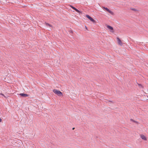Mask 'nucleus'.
<instances>
[{
  "label": "nucleus",
  "instance_id": "1a4fd4ad",
  "mask_svg": "<svg viewBox=\"0 0 148 148\" xmlns=\"http://www.w3.org/2000/svg\"><path fill=\"white\" fill-rule=\"evenodd\" d=\"M102 8L103 9H105L107 12H108V11L109 10V9L108 8H106V7H105L103 6V7H102Z\"/></svg>",
  "mask_w": 148,
  "mask_h": 148
},
{
  "label": "nucleus",
  "instance_id": "a211bd4d",
  "mask_svg": "<svg viewBox=\"0 0 148 148\" xmlns=\"http://www.w3.org/2000/svg\"><path fill=\"white\" fill-rule=\"evenodd\" d=\"M1 121V119L0 118V122Z\"/></svg>",
  "mask_w": 148,
  "mask_h": 148
},
{
  "label": "nucleus",
  "instance_id": "dca6fc26",
  "mask_svg": "<svg viewBox=\"0 0 148 148\" xmlns=\"http://www.w3.org/2000/svg\"><path fill=\"white\" fill-rule=\"evenodd\" d=\"M109 102H110L112 103V101H109Z\"/></svg>",
  "mask_w": 148,
  "mask_h": 148
},
{
  "label": "nucleus",
  "instance_id": "0eeeda50",
  "mask_svg": "<svg viewBox=\"0 0 148 148\" xmlns=\"http://www.w3.org/2000/svg\"><path fill=\"white\" fill-rule=\"evenodd\" d=\"M91 21H92L94 23H96V21L95 20H94L93 18H92L91 17L89 19Z\"/></svg>",
  "mask_w": 148,
  "mask_h": 148
},
{
  "label": "nucleus",
  "instance_id": "9b49d317",
  "mask_svg": "<svg viewBox=\"0 0 148 148\" xmlns=\"http://www.w3.org/2000/svg\"><path fill=\"white\" fill-rule=\"evenodd\" d=\"M86 17L88 18L89 19L91 17L89 15H86Z\"/></svg>",
  "mask_w": 148,
  "mask_h": 148
},
{
  "label": "nucleus",
  "instance_id": "39448f33",
  "mask_svg": "<svg viewBox=\"0 0 148 148\" xmlns=\"http://www.w3.org/2000/svg\"><path fill=\"white\" fill-rule=\"evenodd\" d=\"M70 7L72 8H73V9L74 10H75L76 12H78V13H80V11L78 10H77V9L76 8H75L73 6L71 5H70Z\"/></svg>",
  "mask_w": 148,
  "mask_h": 148
},
{
  "label": "nucleus",
  "instance_id": "aec40b11",
  "mask_svg": "<svg viewBox=\"0 0 148 148\" xmlns=\"http://www.w3.org/2000/svg\"><path fill=\"white\" fill-rule=\"evenodd\" d=\"M74 129H75V128H73V130H74Z\"/></svg>",
  "mask_w": 148,
  "mask_h": 148
},
{
  "label": "nucleus",
  "instance_id": "f8f14e48",
  "mask_svg": "<svg viewBox=\"0 0 148 148\" xmlns=\"http://www.w3.org/2000/svg\"><path fill=\"white\" fill-rule=\"evenodd\" d=\"M134 123H136L137 124H139V123L138 122H137V121H135V120L134 121Z\"/></svg>",
  "mask_w": 148,
  "mask_h": 148
},
{
  "label": "nucleus",
  "instance_id": "20e7f679",
  "mask_svg": "<svg viewBox=\"0 0 148 148\" xmlns=\"http://www.w3.org/2000/svg\"><path fill=\"white\" fill-rule=\"evenodd\" d=\"M140 136L143 140H147L146 137L143 134H140Z\"/></svg>",
  "mask_w": 148,
  "mask_h": 148
},
{
  "label": "nucleus",
  "instance_id": "423d86ee",
  "mask_svg": "<svg viewBox=\"0 0 148 148\" xmlns=\"http://www.w3.org/2000/svg\"><path fill=\"white\" fill-rule=\"evenodd\" d=\"M20 95L22 97H27L28 96V95L24 93H21Z\"/></svg>",
  "mask_w": 148,
  "mask_h": 148
},
{
  "label": "nucleus",
  "instance_id": "ddd939ff",
  "mask_svg": "<svg viewBox=\"0 0 148 148\" xmlns=\"http://www.w3.org/2000/svg\"><path fill=\"white\" fill-rule=\"evenodd\" d=\"M0 95H1L3 96H4V97H5V96L4 95V94H2V93H0Z\"/></svg>",
  "mask_w": 148,
  "mask_h": 148
},
{
  "label": "nucleus",
  "instance_id": "6ab92c4d",
  "mask_svg": "<svg viewBox=\"0 0 148 148\" xmlns=\"http://www.w3.org/2000/svg\"><path fill=\"white\" fill-rule=\"evenodd\" d=\"M85 28L86 29H87V28L86 26H85Z\"/></svg>",
  "mask_w": 148,
  "mask_h": 148
},
{
  "label": "nucleus",
  "instance_id": "2eb2a0df",
  "mask_svg": "<svg viewBox=\"0 0 148 148\" xmlns=\"http://www.w3.org/2000/svg\"><path fill=\"white\" fill-rule=\"evenodd\" d=\"M130 121L134 122V120L132 119H130Z\"/></svg>",
  "mask_w": 148,
  "mask_h": 148
},
{
  "label": "nucleus",
  "instance_id": "f03ea898",
  "mask_svg": "<svg viewBox=\"0 0 148 148\" xmlns=\"http://www.w3.org/2000/svg\"><path fill=\"white\" fill-rule=\"evenodd\" d=\"M117 41L118 44L121 46H122L124 44V43L123 42V40H122L119 38H117Z\"/></svg>",
  "mask_w": 148,
  "mask_h": 148
},
{
  "label": "nucleus",
  "instance_id": "f257e3e1",
  "mask_svg": "<svg viewBox=\"0 0 148 148\" xmlns=\"http://www.w3.org/2000/svg\"><path fill=\"white\" fill-rule=\"evenodd\" d=\"M53 92L59 96H61L63 95L62 93L60 91L57 90L56 89H54L53 90Z\"/></svg>",
  "mask_w": 148,
  "mask_h": 148
},
{
  "label": "nucleus",
  "instance_id": "6e6552de",
  "mask_svg": "<svg viewBox=\"0 0 148 148\" xmlns=\"http://www.w3.org/2000/svg\"><path fill=\"white\" fill-rule=\"evenodd\" d=\"M108 12L112 15H113L114 14V13L112 11L110 10L109 9Z\"/></svg>",
  "mask_w": 148,
  "mask_h": 148
},
{
  "label": "nucleus",
  "instance_id": "7ed1b4c3",
  "mask_svg": "<svg viewBox=\"0 0 148 148\" xmlns=\"http://www.w3.org/2000/svg\"><path fill=\"white\" fill-rule=\"evenodd\" d=\"M106 26L108 29V30H109L110 32L112 33L114 32V31L112 27L108 25H107Z\"/></svg>",
  "mask_w": 148,
  "mask_h": 148
},
{
  "label": "nucleus",
  "instance_id": "4468645a",
  "mask_svg": "<svg viewBox=\"0 0 148 148\" xmlns=\"http://www.w3.org/2000/svg\"><path fill=\"white\" fill-rule=\"evenodd\" d=\"M138 86H139L140 87V86H142V85L141 84H138Z\"/></svg>",
  "mask_w": 148,
  "mask_h": 148
},
{
  "label": "nucleus",
  "instance_id": "9d476101",
  "mask_svg": "<svg viewBox=\"0 0 148 148\" xmlns=\"http://www.w3.org/2000/svg\"><path fill=\"white\" fill-rule=\"evenodd\" d=\"M45 24H46V26H49V27H51V26L49 24L47 23H45Z\"/></svg>",
  "mask_w": 148,
  "mask_h": 148
},
{
  "label": "nucleus",
  "instance_id": "f3484780",
  "mask_svg": "<svg viewBox=\"0 0 148 148\" xmlns=\"http://www.w3.org/2000/svg\"><path fill=\"white\" fill-rule=\"evenodd\" d=\"M132 10H134V11H136V10L135 9H132Z\"/></svg>",
  "mask_w": 148,
  "mask_h": 148
}]
</instances>
